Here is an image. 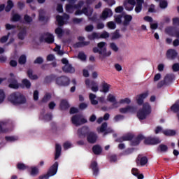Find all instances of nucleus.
<instances>
[{
	"label": "nucleus",
	"instance_id": "1",
	"mask_svg": "<svg viewBox=\"0 0 179 179\" xmlns=\"http://www.w3.org/2000/svg\"><path fill=\"white\" fill-rule=\"evenodd\" d=\"M8 101L15 106H20L26 103V97L20 92H13L8 97Z\"/></svg>",
	"mask_w": 179,
	"mask_h": 179
},
{
	"label": "nucleus",
	"instance_id": "2",
	"mask_svg": "<svg viewBox=\"0 0 179 179\" xmlns=\"http://www.w3.org/2000/svg\"><path fill=\"white\" fill-rule=\"evenodd\" d=\"M93 53H99L100 55L99 59H104L106 57L110 56L112 52L108 51L107 52V48H106L105 42H100L97 44V47H94L92 49Z\"/></svg>",
	"mask_w": 179,
	"mask_h": 179
},
{
	"label": "nucleus",
	"instance_id": "3",
	"mask_svg": "<svg viewBox=\"0 0 179 179\" xmlns=\"http://www.w3.org/2000/svg\"><path fill=\"white\" fill-rule=\"evenodd\" d=\"M152 113V108L149 103H144L142 106V108L139 109L136 113V117H138L139 120H145L148 115Z\"/></svg>",
	"mask_w": 179,
	"mask_h": 179
},
{
	"label": "nucleus",
	"instance_id": "4",
	"mask_svg": "<svg viewBox=\"0 0 179 179\" xmlns=\"http://www.w3.org/2000/svg\"><path fill=\"white\" fill-rule=\"evenodd\" d=\"M58 171V162H55L53 165L49 168L48 171L45 175L39 176L38 179H49L50 177H53Z\"/></svg>",
	"mask_w": 179,
	"mask_h": 179
},
{
	"label": "nucleus",
	"instance_id": "5",
	"mask_svg": "<svg viewBox=\"0 0 179 179\" xmlns=\"http://www.w3.org/2000/svg\"><path fill=\"white\" fill-rule=\"evenodd\" d=\"M55 82L57 86L63 87H68L69 86V84H71V80L66 76L56 78Z\"/></svg>",
	"mask_w": 179,
	"mask_h": 179
},
{
	"label": "nucleus",
	"instance_id": "6",
	"mask_svg": "<svg viewBox=\"0 0 179 179\" xmlns=\"http://www.w3.org/2000/svg\"><path fill=\"white\" fill-rule=\"evenodd\" d=\"M55 41V37L52 34H50L49 32L43 33L40 37H39V42L43 43L45 42L48 45L53 44Z\"/></svg>",
	"mask_w": 179,
	"mask_h": 179
},
{
	"label": "nucleus",
	"instance_id": "7",
	"mask_svg": "<svg viewBox=\"0 0 179 179\" xmlns=\"http://www.w3.org/2000/svg\"><path fill=\"white\" fill-rule=\"evenodd\" d=\"M71 122L73 125H75V127H79L83 125L84 124H86L87 122V120L84 117H82L81 115L77 114L74 116H72Z\"/></svg>",
	"mask_w": 179,
	"mask_h": 179
},
{
	"label": "nucleus",
	"instance_id": "8",
	"mask_svg": "<svg viewBox=\"0 0 179 179\" xmlns=\"http://www.w3.org/2000/svg\"><path fill=\"white\" fill-rule=\"evenodd\" d=\"M10 78H8V87L12 90H18L20 88V84L15 77L13 73H10Z\"/></svg>",
	"mask_w": 179,
	"mask_h": 179
},
{
	"label": "nucleus",
	"instance_id": "9",
	"mask_svg": "<svg viewBox=\"0 0 179 179\" xmlns=\"http://www.w3.org/2000/svg\"><path fill=\"white\" fill-rule=\"evenodd\" d=\"M85 86L87 88H90L93 92H99V86L94 80H90L89 78L85 79Z\"/></svg>",
	"mask_w": 179,
	"mask_h": 179
},
{
	"label": "nucleus",
	"instance_id": "10",
	"mask_svg": "<svg viewBox=\"0 0 179 179\" xmlns=\"http://www.w3.org/2000/svg\"><path fill=\"white\" fill-rule=\"evenodd\" d=\"M160 143V139L157 137H147L144 138V144H145L146 145H156Z\"/></svg>",
	"mask_w": 179,
	"mask_h": 179
},
{
	"label": "nucleus",
	"instance_id": "11",
	"mask_svg": "<svg viewBox=\"0 0 179 179\" xmlns=\"http://www.w3.org/2000/svg\"><path fill=\"white\" fill-rule=\"evenodd\" d=\"M148 157H143V155H138V157L136 159V164H138V166H144L146 164H148Z\"/></svg>",
	"mask_w": 179,
	"mask_h": 179
},
{
	"label": "nucleus",
	"instance_id": "12",
	"mask_svg": "<svg viewBox=\"0 0 179 179\" xmlns=\"http://www.w3.org/2000/svg\"><path fill=\"white\" fill-rule=\"evenodd\" d=\"M90 133V129L87 126H84L78 129V136H79L80 138H85L88 136Z\"/></svg>",
	"mask_w": 179,
	"mask_h": 179
},
{
	"label": "nucleus",
	"instance_id": "13",
	"mask_svg": "<svg viewBox=\"0 0 179 179\" xmlns=\"http://www.w3.org/2000/svg\"><path fill=\"white\" fill-rule=\"evenodd\" d=\"M113 16V11L111 9L106 8L102 11V14L100 15V19L102 20H106V19Z\"/></svg>",
	"mask_w": 179,
	"mask_h": 179
},
{
	"label": "nucleus",
	"instance_id": "14",
	"mask_svg": "<svg viewBox=\"0 0 179 179\" xmlns=\"http://www.w3.org/2000/svg\"><path fill=\"white\" fill-rule=\"evenodd\" d=\"M90 168L92 170L93 176L97 177L99 173V168L96 161L92 162V164L90 165Z\"/></svg>",
	"mask_w": 179,
	"mask_h": 179
},
{
	"label": "nucleus",
	"instance_id": "15",
	"mask_svg": "<svg viewBox=\"0 0 179 179\" xmlns=\"http://www.w3.org/2000/svg\"><path fill=\"white\" fill-rule=\"evenodd\" d=\"M178 52L174 49H169L166 51V58L167 59L174 60L177 58Z\"/></svg>",
	"mask_w": 179,
	"mask_h": 179
},
{
	"label": "nucleus",
	"instance_id": "16",
	"mask_svg": "<svg viewBox=\"0 0 179 179\" xmlns=\"http://www.w3.org/2000/svg\"><path fill=\"white\" fill-rule=\"evenodd\" d=\"M136 5V1L135 0H126L124 1V7H125L126 10H133L134 6Z\"/></svg>",
	"mask_w": 179,
	"mask_h": 179
},
{
	"label": "nucleus",
	"instance_id": "17",
	"mask_svg": "<svg viewBox=\"0 0 179 179\" xmlns=\"http://www.w3.org/2000/svg\"><path fill=\"white\" fill-rule=\"evenodd\" d=\"M86 136L88 143L94 144L96 143L98 136L97 134H95L94 132H90Z\"/></svg>",
	"mask_w": 179,
	"mask_h": 179
},
{
	"label": "nucleus",
	"instance_id": "18",
	"mask_svg": "<svg viewBox=\"0 0 179 179\" xmlns=\"http://www.w3.org/2000/svg\"><path fill=\"white\" fill-rule=\"evenodd\" d=\"M145 137L143 134H139L136 138H134L131 141V146H136L140 145L141 141L145 140Z\"/></svg>",
	"mask_w": 179,
	"mask_h": 179
},
{
	"label": "nucleus",
	"instance_id": "19",
	"mask_svg": "<svg viewBox=\"0 0 179 179\" xmlns=\"http://www.w3.org/2000/svg\"><path fill=\"white\" fill-rule=\"evenodd\" d=\"M148 92H145L143 94H141L138 95V97H136V103L138 104V106H141L143 104V101L145 99L148 98Z\"/></svg>",
	"mask_w": 179,
	"mask_h": 179
},
{
	"label": "nucleus",
	"instance_id": "20",
	"mask_svg": "<svg viewBox=\"0 0 179 179\" xmlns=\"http://www.w3.org/2000/svg\"><path fill=\"white\" fill-rule=\"evenodd\" d=\"M107 101L110 103H113V108H118V102L115 99V96H113L112 94H108L107 96Z\"/></svg>",
	"mask_w": 179,
	"mask_h": 179
},
{
	"label": "nucleus",
	"instance_id": "21",
	"mask_svg": "<svg viewBox=\"0 0 179 179\" xmlns=\"http://www.w3.org/2000/svg\"><path fill=\"white\" fill-rule=\"evenodd\" d=\"M133 139H134V135L131 134H128L121 138L116 139V142L122 143L124 141H131Z\"/></svg>",
	"mask_w": 179,
	"mask_h": 179
},
{
	"label": "nucleus",
	"instance_id": "22",
	"mask_svg": "<svg viewBox=\"0 0 179 179\" xmlns=\"http://www.w3.org/2000/svg\"><path fill=\"white\" fill-rule=\"evenodd\" d=\"M136 8H134V11L136 13H139L143 10V3H145V0H136Z\"/></svg>",
	"mask_w": 179,
	"mask_h": 179
},
{
	"label": "nucleus",
	"instance_id": "23",
	"mask_svg": "<svg viewBox=\"0 0 179 179\" xmlns=\"http://www.w3.org/2000/svg\"><path fill=\"white\" fill-rule=\"evenodd\" d=\"M179 31V29L173 27H169V28L165 29V32L169 34V36H173L176 35V34Z\"/></svg>",
	"mask_w": 179,
	"mask_h": 179
},
{
	"label": "nucleus",
	"instance_id": "24",
	"mask_svg": "<svg viewBox=\"0 0 179 179\" xmlns=\"http://www.w3.org/2000/svg\"><path fill=\"white\" fill-rule=\"evenodd\" d=\"M176 76L173 74H167L166 76H165L164 79V80H162V82L171 85L172 82H173Z\"/></svg>",
	"mask_w": 179,
	"mask_h": 179
},
{
	"label": "nucleus",
	"instance_id": "25",
	"mask_svg": "<svg viewBox=\"0 0 179 179\" xmlns=\"http://www.w3.org/2000/svg\"><path fill=\"white\" fill-rule=\"evenodd\" d=\"M62 71L66 73H73L75 72V69L71 64H66L62 67Z\"/></svg>",
	"mask_w": 179,
	"mask_h": 179
},
{
	"label": "nucleus",
	"instance_id": "26",
	"mask_svg": "<svg viewBox=\"0 0 179 179\" xmlns=\"http://www.w3.org/2000/svg\"><path fill=\"white\" fill-rule=\"evenodd\" d=\"M171 111L174 113H178V120H179V100L176 101L172 106L170 108Z\"/></svg>",
	"mask_w": 179,
	"mask_h": 179
},
{
	"label": "nucleus",
	"instance_id": "27",
	"mask_svg": "<svg viewBox=\"0 0 179 179\" xmlns=\"http://www.w3.org/2000/svg\"><path fill=\"white\" fill-rule=\"evenodd\" d=\"M134 108L133 106H128L126 108H119V113L121 114H127L128 113L134 112Z\"/></svg>",
	"mask_w": 179,
	"mask_h": 179
},
{
	"label": "nucleus",
	"instance_id": "28",
	"mask_svg": "<svg viewBox=\"0 0 179 179\" xmlns=\"http://www.w3.org/2000/svg\"><path fill=\"white\" fill-rule=\"evenodd\" d=\"M71 106L69 105V103L66 99H62L61 101V103L59 104V108L62 110H68Z\"/></svg>",
	"mask_w": 179,
	"mask_h": 179
},
{
	"label": "nucleus",
	"instance_id": "29",
	"mask_svg": "<svg viewBox=\"0 0 179 179\" xmlns=\"http://www.w3.org/2000/svg\"><path fill=\"white\" fill-rule=\"evenodd\" d=\"M132 15H126L124 16L123 26L127 27L129 26L130 22L132 21Z\"/></svg>",
	"mask_w": 179,
	"mask_h": 179
},
{
	"label": "nucleus",
	"instance_id": "30",
	"mask_svg": "<svg viewBox=\"0 0 179 179\" xmlns=\"http://www.w3.org/2000/svg\"><path fill=\"white\" fill-rule=\"evenodd\" d=\"M92 152L94 155H99L102 153V148L99 145H95L92 147Z\"/></svg>",
	"mask_w": 179,
	"mask_h": 179
},
{
	"label": "nucleus",
	"instance_id": "31",
	"mask_svg": "<svg viewBox=\"0 0 179 179\" xmlns=\"http://www.w3.org/2000/svg\"><path fill=\"white\" fill-rule=\"evenodd\" d=\"M62 152V147L59 145V144H56V150L55 153V160H57L59 159V156H61Z\"/></svg>",
	"mask_w": 179,
	"mask_h": 179
},
{
	"label": "nucleus",
	"instance_id": "32",
	"mask_svg": "<svg viewBox=\"0 0 179 179\" xmlns=\"http://www.w3.org/2000/svg\"><path fill=\"white\" fill-rule=\"evenodd\" d=\"M162 134H164L165 136H175L176 131L174 130L166 129L162 131Z\"/></svg>",
	"mask_w": 179,
	"mask_h": 179
},
{
	"label": "nucleus",
	"instance_id": "33",
	"mask_svg": "<svg viewBox=\"0 0 179 179\" xmlns=\"http://www.w3.org/2000/svg\"><path fill=\"white\" fill-rule=\"evenodd\" d=\"M74 9H76V8L73 6V4L67 3L66 5V13H68L69 14H72L74 12Z\"/></svg>",
	"mask_w": 179,
	"mask_h": 179
},
{
	"label": "nucleus",
	"instance_id": "34",
	"mask_svg": "<svg viewBox=\"0 0 179 179\" xmlns=\"http://www.w3.org/2000/svg\"><path fill=\"white\" fill-rule=\"evenodd\" d=\"M110 85L107 83H104L102 84V90H101V92L103 93H108L110 91Z\"/></svg>",
	"mask_w": 179,
	"mask_h": 179
},
{
	"label": "nucleus",
	"instance_id": "35",
	"mask_svg": "<svg viewBox=\"0 0 179 179\" xmlns=\"http://www.w3.org/2000/svg\"><path fill=\"white\" fill-rule=\"evenodd\" d=\"M168 150H169V148L167 147V145L164 144H161L157 148V151L161 153H166Z\"/></svg>",
	"mask_w": 179,
	"mask_h": 179
},
{
	"label": "nucleus",
	"instance_id": "36",
	"mask_svg": "<svg viewBox=\"0 0 179 179\" xmlns=\"http://www.w3.org/2000/svg\"><path fill=\"white\" fill-rule=\"evenodd\" d=\"M13 7L14 3L12 1V0H8L7 6H6L5 8V11L9 13Z\"/></svg>",
	"mask_w": 179,
	"mask_h": 179
},
{
	"label": "nucleus",
	"instance_id": "37",
	"mask_svg": "<svg viewBox=\"0 0 179 179\" xmlns=\"http://www.w3.org/2000/svg\"><path fill=\"white\" fill-rule=\"evenodd\" d=\"M27 75L28 76L29 78H30L31 80H36L38 79L37 75H33L32 69H29L27 71Z\"/></svg>",
	"mask_w": 179,
	"mask_h": 179
},
{
	"label": "nucleus",
	"instance_id": "38",
	"mask_svg": "<svg viewBox=\"0 0 179 179\" xmlns=\"http://www.w3.org/2000/svg\"><path fill=\"white\" fill-rule=\"evenodd\" d=\"M27 75L28 76L29 78H30L31 80H36L38 79L37 75H33L32 69H29L27 71Z\"/></svg>",
	"mask_w": 179,
	"mask_h": 179
},
{
	"label": "nucleus",
	"instance_id": "39",
	"mask_svg": "<svg viewBox=\"0 0 179 179\" xmlns=\"http://www.w3.org/2000/svg\"><path fill=\"white\" fill-rule=\"evenodd\" d=\"M55 34H57V38H61L64 34V31L62 28L57 27L55 29Z\"/></svg>",
	"mask_w": 179,
	"mask_h": 179
},
{
	"label": "nucleus",
	"instance_id": "40",
	"mask_svg": "<svg viewBox=\"0 0 179 179\" xmlns=\"http://www.w3.org/2000/svg\"><path fill=\"white\" fill-rule=\"evenodd\" d=\"M5 140L8 143H14L18 141V136H5Z\"/></svg>",
	"mask_w": 179,
	"mask_h": 179
},
{
	"label": "nucleus",
	"instance_id": "41",
	"mask_svg": "<svg viewBox=\"0 0 179 179\" xmlns=\"http://www.w3.org/2000/svg\"><path fill=\"white\" fill-rule=\"evenodd\" d=\"M56 76L55 75H50V76H47L44 79V82H45L46 84H49L52 83L54 80H55Z\"/></svg>",
	"mask_w": 179,
	"mask_h": 179
},
{
	"label": "nucleus",
	"instance_id": "42",
	"mask_svg": "<svg viewBox=\"0 0 179 179\" xmlns=\"http://www.w3.org/2000/svg\"><path fill=\"white\" fill-rule=\"evenodd\" d=\"M99 34L96 32H93L92 34L87 35V39L90 41H94V39H99Z\"/></svg>",
	"mask_w": 179,
	"mask_h": 179
},
{
	"label": "nucleus",
	"instance_id": "43",
	"mask_svg": "<svg viewBox=\"0 0 179 179\" xmlns=\"http://www.w3.org/2000/svg\"><path fill=\"white\" fill-rule=\"evenodd\" d=\"M16 168H17V169L20 171H25L27 170L29 167L26 166L24 164L20 162L16 165Z\"/></svg>",
	"mask_w": 179,
	"mask_h": 179
},
{
	"label": "nucleus",
	"instance_id": "44",
	"mask_svg": "<svg viewBox=\"0 0 179 179\" xmlns=\"http://www.w3.org/2000/svg\"><path fill=\"white\" fill-rule=\"evenodd\" d=\"M26 34H27L26 29L21 30L20 32L18 33V34H17L18 39H20L21 41L24 40Z\"/></svg>",
	"mask_w": 179,
	"mask_h": 179
},
{
	"label": "nucleus",
	"instance_id": "45",
	"mask_svg": "<svg viewBox=\"0 0 179 179\" xmlns=\"http://www.w3.org/2000/svg\"><path fill=\"white\" fill-rule=\"evenodd\" d=\"M45 10L43 9L39 10V15H38V20L41 22H45Z\"/></svg>",
	"mask_w": 179,
	"mask_h": 179
},
{
	"label": "nucleus",
	"instance_id": "46",
	"mask_svg": "<svg viewBox=\"0 0 179 179\" xmlns=\"http://www.w3.org/2000/svg\"><path fill=\"white\" fill-rule=\"evenodd\" d=\"M56 20L57 22L58 26H59V27L64 26V20H65L63 19V17H62L61 15H57Z\"/></svg>",
	"mask_w": 179,
	"mask_h": 179
},
{
	"label": "nucleus",
	"instance_id": "47",
	"mask_svg": "<svg viewBox=\"0 0 179 179\" xmlns=\"http://www.w3.org/2000/svg\"><path fill=\"white\" fill-rule=\"evenodd\" d=\"M22 20V16L17 13L13 14L11 17V22H20Z\"/></svg>",
	"mask_w": 179,
	"mask_h": 179
},
{
	"label": "nucleus",
	"instance_id": "48",
	"mask_svg": "<svg viewBox=\"0 0 179 179\" xmlns=\"http://www.w3.org/2000/svg\"><path fill=\"white\" fill-rule=\"evenodd\" d=\"M120 38V29H116L115 32H113V34L112 35V38H110V39H112V41H114V40H117Z\"/></svg>",
	"mask_w": 179,
	"mask_h": 179
},
{
	"label": "nucleus",
	"instance_id": "49",
	"mask_svg": "<svg viewBox=\"0 0 179 179\" xmlns=\"http://www.w3.org/2000/svg\"><path fill=\"white\" fill-rule=\"evenodd\" d=\"M30 169H31L30 175H31V176H38V169L37 167H36V166H34V167L31 166V167L30 168Z\"/></svg>",
	"mask_w": 179,
	"mask_h": 179
},
{
	"label": "nucleus",
	"instance_id": "50",
	"mask_svg": "<svg viewBox=\"0 0 179 179\" xmlns=\"http://www.w3.org/2000/svg\"><path fill=\"white\" fill-rule=\"evenodd\" d=\"M27 62V57L24 55H22L20 57V59H18V64L20 65H24Z\"/></svg>",
	"mask_w": 179,
	"mask_h": 179
},
{
	"label": "nucleus",
	"instance_id": "51",
	"mask_svg": "<svg viewBox=\"0 0 179 179\" xmlns=\"http://www.w3.org/2000/svg\"><path fill=\"white\" fill-rule=\"evenodd\" d=\"M107 127H108L107 122H103L102 125H101L100 128L97 129L98 132H101V133L105 132L106 130L107 129Z\"/></svg>",
	"mask_w": 179,
	"mask_h": 179
},
{
	"label": "nucleus",
	"instance_id": "52",
	"mask_svg": "<svg viewBox=\"0 0 179 179\" xmlns=\"http://www.w3.org/2000/svg\"><path fill=\"white\" fill-rule=\"evenodd\" d=\"M6 122H0V134H4L6 132V129H4V127H6Z\"/></svg>",
	"mask_w": 179,
	"mask_h": 179
},
{
	"label": "nucleus",
	"instance_id": "53",
	"mask_svg": "<svg viewBox=\"0 0 179 179\" xmlns=\"http://www.w3.org/2000/svg\"><path fill=\"white\" fill-rule=\"evenodd\" d=\"M51 99V94L47 93L44 95L43 98H42V103H48V101Z\"/></svg>",
	"mask_w": 179,
	"mask_h": 179
},
{
	"label": "nucleus",
	"instance_id": "54",
	"mask_svg": "<svg viewBox=\"0 0 179 179\" xmlns=\"http://www.w3.org/2000/svg\"><path fill=\"white\" fill-rule=\"evenodd\" d=\"M78 58L81 59V61L85 62L87 59V55H85L84 52H80L79 54H78Z\"/></svg>",
	"mask_w": 179,
	"mask_h": 179
},
{
	"label": "nucleus",
	"instance_id": "55",
	"mask_svg": "<svg viewBox=\"0 0 179 179\" xmlns=\"http://www.w3.org/2000/svg\"><path fill=\"white\" fill-rule=\"evenodd\" d=\"M22 85L25 86L26 89L29 90L31 87V83L27 79H23L22 80Z\"/></svg>",
	"mask_w": 179,
	"mask_h": 179
},
{
	"label": "nucleus",
	"instance_id": "56",
	"mask_svg": "<svg viewBox=\"0 0 179 179\" xmlns=\"http://www.w3.org/2000/svg\"><path fill=\"white\" fill-rule=\"evenodd\" d=\"M10 36V33L8 32L7 35L3 36L2 38H0V43H6L8 39H9V36Z\"/></svg>",
	"mask_w": 179,
	"mask_h": 179
},
{
	"label": "nucleus",
	"instance_id": "57",
	"mask_svg": "<svg viewBox=\"0 0 179 179\" xmlns=\"http://www.w3.org/2000/svg\"><path fill=\"white\" fill-rule=\"evenodd\" d=\"M24 21H25L26 24H29L31 22H33V19L28 15H24Z\"/></svg>",
	"mask_w": 179,
	"mask_h": 179
},
{
	"label": "nucleus",
	"instance_id": "58",
	"mask_svg": "<svg viewBox=\"0 0 179 179\" xmlns=\"http://www.w3.org/2000/svg\"><path fill=\"white\" fill-rule=\"evenodd\" d=\"M43 120L45 122H49L52 120V115L51 113L45 114V115L43 116Z\"/></svg>",
	"mask_w": 179,
	"mask_h": 179
},
{
	"label": "nucleus",
	"instance_id": "59",
	"mask_svg": "<svg viewBox=\"0 0 179 179\" xmlns=\"http://www.w3.org/2000/svg\"><path fill=\"white\" fill-rule=\"evenodd\" d=\"M135 150L134 148H127V150H125L123 151V155H129L133 153V152Z\"/></svg>",
	"mask_w": 179,
	"mask_h": 179
},
{
	"label": "nucleus",
	"instance_id": "60",
	"mask_svg": "<svg viewBox=\"0 0 179 179\" xmlns=\"http://www.w3.org/2000/svg\"><path fill=\"white\" fill-rule=\"evenodd\" d=\"M107 26H108V29H112V30H114L115 29V27H117L115 22H112V21L108 22L107 23Z\"/></svg>",
	"mask_w": 179,
	"mask_h": 179
},
{
	"label": "nucleus",
	"instance_id": "61",
	"mask_svg": "<svg viewBox=\"0 0 179 179\" xmlns=\"http://www.w3.org/2000/svg\"><path fill=\"white\" fill-rule=\"evenodd\" d=\"M131 100L129 98H125L124 99H121L119 101L120 104H130Z\"/></svg>",
	"mask_w": 179,
	"mask_h": 179
},
{
	"label": "nucleus",
	"instance_id": "62",
	"mask_svg": "<svg viewBox=\"0 0 179 179\" xmlns=\"http://www.w3.org/2000/svg\"><path fill=\"white\" fill-rule=\"evenodd\" d=\"M113 120L115 121V122H117L118 121L124 120V116H123L122 115H117L115 116Z\"/></svg>",
	"mask_w": 179,
	"mask_h": 179
},
{
	"label": "nucleus",
	"instance_id": "63",
	"mask_svg": "<svg viewBox=\"0 0 179 179\" xmlns=\"http://www.w3.org/2000/svg\"><path fill=\"white\" fill-rule=\"evenodd\" d=\"M167 5V1L165 0L159 1V7H161L162 9H165Z\"/></svg>",
	"mask_w": 179,
	"mask_h": 179
},
{
	"label": "nucleus",
	"instance_id": "64",
	"mask_svg": "<svg viewBox=\"0 0 179 179\" xmlns=\"http://www.w3.org/2000/svg\"><path fill=\"white\" fill-rule=\"evenodd\" d=\"M172 69H173V71H174V72H178L179 71V64L176 63V64H173Z\"/></svg>",
	"mask_w": 179,
	"mask_h": 179
}]
</instances>
